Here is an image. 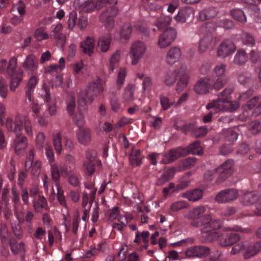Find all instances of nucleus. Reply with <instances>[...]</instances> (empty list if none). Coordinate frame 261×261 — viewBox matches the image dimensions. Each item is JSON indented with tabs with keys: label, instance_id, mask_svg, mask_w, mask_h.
<instances>
[{
	"label": "nucleus",
	"instance_id": "29",
	"mask_svg": "<svg viewBox=\"0 0 261 261\" xmlns=\"http://www.w3.org/2000/svg\"><path fill=\"white\" fill-rule=\"evenodd\" d=\"M95 45V40L92 37L88 36L81 43V47L84 54L91 56L94 53Z\"/></svg>",
	"mask_w": 261,
	"mask_h": 261
},
{
	"label": "nucleus",
	"instance_id": "46",
	"mask_svg": "<svg viewBox=\"0 0 261 261\" xmlns=\"http://www.w3.org/2000/svg\"><path fill=\"white\" fill-rule=\"evenodd\" d=\"M132 32V26L130 23H125L120 32V38L121 40L126 41L130 38Z\"/></svg>",
	"mask_w": 261,
	"mask_h": 261
},
{
	"label": "nucleus",
	"instance_id": "1",
	"mask_svg": "<svg viewBox=\"0 0 261 261\" xmlns=\"http://www.w3.org/2000/svg\"><path fill=\"white\" fill-rule=\"evenodd\" d=\"M191 225L194 227L201 226L202 242L212 243L219 238L221 231L217 230L222 227L221 221L219 219L213 218L210 214H204L199 221H191Z\"/></svg>",
	"mask_w": 261,
	"mask_h": 261
},
{
	"label": "nucleus",
	"instance_id": "43",
	"mask_svg": "<svg viewBox=\"0 0 261 261\" xmlns=\"http://www.w3.org/2000/svg\"><path fill=\"white\" fill-rule=\"evenodd\" d=\"M129 163L132 166L136 167L140 166L142 163L141 151L139 149L133 150L129 155Z\"/></svg>",
	"mask_w": 261,
	"mask_h": 261
},
{
	"label": "nucleus",
	"instance_id": "39",
	"mask_svg": "<svg viewBox=\"0 0 261 261\" xmlns=\"http://www.w3.org/2000/svg\"><path fill=\"white\" fill-rule=\"evenodd\" d=\"M45 72L47 73L55 76L56 81L59 83V84L60 85L62 83V75L61 73V71H60V69L58 68V65H50L45 68Z\"/></svg>",
	"mask_w": 261,
	"mask_h": 261
},
{
	"label": "nucleus",
	"instance_id": "8",
	"mask_svg": "<svg viewBox=\"0 0 261 261\" xmlns=\"http://www.w3.org/2000/svg\"><path fill=\"white\" fill-rule=\"evenodd\" d=\"M232 166V160H228L219 167L207 171L204 175V178L207 181H211L217 177L216 183L220 184L231 175Z\"/></svg>",
	"mask_w": 261,
	"mask_h": 261
},
{
	"label": "nucleus",
	"instance_id": "51",
	"mask_svg": "<svg viewBox=\"0 0 261 261\" xmlns=\"http://www.w3.org/2000/svg\"><path fill=\"white\" fill-rule=\"evenodd\" d=\"M217 27H219L218 24H217L215 22L211 21L203 24L199 28V32L202 34H207L211 33L215 31Z\"/></svg>",
	"mask_w": 261,
	"mask_h": 261
},
{
	"label": "nucleus",
	"instance_id": "50",
	"mask_svg": "<svg viewBox=\"0 0 261 261\" xmlns=\"http://www.w3.org/2000/svg\"><path fill=\"white\" fill-rule=\"evenodd\" d=\"M231 15L236 20L241 22L245 23L246 22L247 18L243 11L241 9H234L230 12Z\"/></svg>",
	"mask_w": 261,
	"mask_h": 261
},
{
	"label": "nucleus",
	"instance_id": "34",
	"mask_svg": "<svg viewBox=\"0 0 261 261\" xmlns=\"http://www.w3.org/2000/svg\"><path fill=\"white\" fill-rule=\"evenodd\" d=\"M149 235L150 233L148 231H143L142 232L137 231L135 233V239L134 242L139 244L141 243V240H142V242L144 243L143 247L144 249H147L148 246Z\"/></svg>",
	"mask_w": 261,
	"mask_h": 261
},
{
	"label": "nucleus",
	"instance_id": "40",
	"mask_svg": "<svg viewBox=\"0 0 261 261\" xmlns=\"http://www.w3.org/2000/svg\"><path fill=\"white\" fill-rule=\"evenodd\" d=\"M247 60L248 56L245 50L243 49L238 50L234 57V63L238 65H243Z\"/></svg>",
	"mask_w": 261,
	"mask_h": 261
},
{
	"label": "nucleus",
	"instance_id": "9",
	"mask_svg": "<svg viewBox=\"0 0 261 261\" xmlns=\"http://www.w3.org/2000/svg\"><path fill=\"white\" fill-rule=\"evenodd\" d=\"M223 233L221 231V234L219 238L216 241H219V245L222 247H227L231 246L236 243L240 239L239 234L233 231H242L240 227L236 228L225 227L223 228Z\"/></svg>",
	"mask_w": 261,
	"mask_h": 261
},
{
	"label": "nucleus",
	"instance_id": "61",
	"mask_svg": "<svg viewBox=\"0 0 261 261\" xmlns=\"http://www.w3.org/2000/svg\"><path fill=\"white\" fill-rule=\"evenodd\" d=\"M195 124L194 123H190L185 124L181 126H178L177 129L181 130L185 134L191 133L193 135Z\"/></svg>",
	"mask_w": 261,
	"mask_h": 261
},
{
	"label": "nucleus",
	"instance_id": "55",
	"mask_svg": "<svg viewBox=\"0 0 261 261\" xmlns=\"http://www.w3.org/2000/svg\"><path fill=\"white\" fill-rule=\"evenodd\" d=\"M10 246L11 251L15 254L25 252V245L23 242H21L18 244L16 242H11L10 243Z\"/></svg>",
	"mask_w": 261,
	"mask_h": 261
},
{
	"label": "nucleus",
	"instance_id": "23",
	"mask_svg": "<svg viewBox=\"0 0 261 261\" xmlns=\"http://www.w3.org/2000/svg\"><path fill=\"white\" fill-rule=\"evenodd\" d=\"M50 173L52 180L57 189V197L64 196V192L60 185V175L58 166L56 164L50 165Z\"/></svg>",
	"mask_w": 261,
	"mask_h": 261
},
{
	"label": "nucleus",
	"instance_id": "53",
	"mask_svg": "<svg viewBox=\"0 0 261 261\" xmlns=\"http://www.w3.org/2000/svg\"><path fill=\"white\" fill-rule=\"evenodd\" d=\"M241 40L244 45L252 46L255 44V39L249 33L243 32L241 35Z\"/></svg>",
	"mask_w": 261,
	"mask_h": 261
},
{
	"label": "nucleus",
	"instance_id": "18",
	"mask_svg": "<svg viewBox=\"0 0 261 261\" xmlns=\"http://www.w3.org/2000/svg\"><path fill=\"white\" fill-rule=\"evenodd\" d=\"M238 196V191L234 189H227L220 191L216 196V201L219 203H226L233 201Z\"/></svg>",
	"mask_w": 261,
	"mask_h": 261
},
{
	"label": "nucleus",
	"instance_id": "49",
	"mask_svg": "<svg viewBox=\"0 0 261 261\" xmlns=\"http://www.w3.org/2000/svg\"><path fill=\"white\" fill-rule=\"evenodd\" d=\"M188 151L187 154L191 153L196 155H201L202 150L200 146V143L198 141H196L191 144L187 148H185Z\"/></svg>",
	"mask_w": 261,
	"mask_h": 261
},
{
	"label": "nucleus",
	"instance_id": "11",
	"mask_svg": "<svg viewBox=\"0 0 261 261\" xmlns=\"http://www.w3.org/2000/svg\"><path fill=\"white\" fill-rule=\"evenodd\" d=\"M146 51V45L142 41H136L130 48L129 57L132 65L137 64L143 57Z\"/></svg>",
	"mask_w": 261,
	"mask_h": 261
},
{
	"label": "nucleus",
	"instance_id": "58",
	"mask_svg": "<svg viewBox=\"0 0 261 261\" xmlns=\"http://www.w3.org/2000/svg\"><path fill=\"white\" fill-rule=\"evenodd\" d=\"M81 107L80 106L78 111L76 113L73 117L74 122L79 127H81V126L83 125L84 122V115L82 112Z\"/></svg>",
	"mask_w": 261,
	"mask_h": 261
},
{
	"label": "nucleus",
	"instance_id": "15",
	"mask_svg": "<svg viewBox=\"0 0 261 261\" xmlns=\"http://www.w3.org/2000/svg\"><path fill=\"white\" fill-rule=\"evenodd\" d=\"M108 4L100 0L95 1L94 0H75L74 5L79 7L81 11L90 12L95 9H100L101 4Z\"/></svg>",
	"mask_w": 261,
	"mask_h": 261
},
{
	"label": "nucleus",
	"instance_id": "54",
	"mask_svg": "<svg viewBox=\"0 0 261 261\" xmlns=\"http://www.w3.org/2000/svg\"><path fill=\"white\" fill-rule=\"evenodd\" d=\"M126 75V69L124 67H121L118 72L117 78V87L120 90L122 87Z\"/></svg>",
	"mask_w": 261,
	"mask_h": 261
},
{
	"label": "nucleus",
	"instance_id": "24",
	"mask_svg": "<svg viewBox=\"0 0 261 261\" xmlns=\"http://www.w3.org/2000/svg\"><path fill=\"white\" fill-rule=\"evenodd\" d=\"M176 169L174 167L165 168L160 176L158 177L155 185L158 186L164 185L174 176Z\"/></svg>",
	"mask_w": 261,
	"mask_h": 261
},
{
	"label": "nucleus",
	"instance_id": "22",
	"mask_svg": "<svg viewBox=\"0 0 261 261\" xmlns=\"http://www.w3.org/2000/svg\"><path fill=\"white\" fill-rule=\"evenodd\" d=\"M22 67L28 74H34L38 67L37 59L32 54L27 56L23 63Z\"/></svg>",
	"mask_w": 261,
	"mask_h": 261
},
{
	"label": "nucleus",
	"instance_id": "38",
	"mask_svg": "<svg viewBox=\"0 0 261 261\" xmlns=\"http://www.w3.org/2000/svg\"><path fill=\"white\" fill-rule=\"evenodd\" d=\"M206 211L205 206H201L197 207L191 210L189 214V218L194 221H199V220L204 215Z\"/></svg>",
	"mask_w": 261,
	"mask_h": 261
},
{
	"label": "nucleus",
	"instance_id": "56",
	"mask_svg": "<svg viewBox=\"0 0 261 261\" xmlns=\"http://www.w3.org/2000/svg\"><path fill=\"white\" fill-rule=\"evenodd\" d=\"M17 118L20 119L22 121H23L21 120V119L19 117H17L15 118V119ZM23 124L27 135L29 137H33V132L32 129V123L31 120L28 117H24V122H22V126L23 125Z\"/></svg>",
	"mask_w": 261,
	"mask_h": 261
},
{
	"label": "nucleus",
	"instance_id": "27",
	"mask_svg": "<svg viewBox=\"0 0 261 261\" xmlns=\"http://www.w3.org/2000/svg\"><path fill=\"white\" fill-rule=\"evenodd\" d=\"M42 90L44 93V100L45 102L48 103V111L50 115H54L56 113V107L54 100H52L50 98L49 89L48 86L44 84L42 85Z\"/></svg>",
	"mask_w": 261,
	"mask_h": 261
},
{
	"label": "nucleus",
	"instance_id": "7",
	"mask_svg": "<svg viewBox=\"0 0 261 261\" xmlns=\"http://www.w3.org/2000/svg\"><path fill=\"white\" fill-rule=\"evenodd\" d=\"M178 79L176 90L178 92L182 91L187 86L189 76L186 73V66L182 65L179 70H169L166 74L164 82L168 86H172Z\"/></svg>",
	"mask_w": 261,
	"mask_h": 261
},
{
	"label": "nucleus",
	"instance_id": "4",
	"mask_svg": "<svg viewBox=\"0 0 261 261\" xmlns=\"http://www.w3.org/2000/svg\"><path fill=\"white\" fill-rule=\"evenodd\" d=\"M17 59L12 57L9 63L5 59L0 61V73L7 74L11 77L10 89L14 91L23 79V72L21 69L17 70Z\"/></svg>",
	"mask_w": 261,
	"mask_h": 261
},
{
	"label": "nucleus",
	"instance_id": "37",
	"mask_svg": "<svg viewBox=\"0 0 261 261\" xmlns=\"http://www.w3.org/2000/svg\"><path fill=\"white\" fill-rule=\"evenodd\" d=\"M38 83V79L35 76H32L26 86L25 97L26 100L31 101V95L33 93L34 89Z\"/></svg>",
	"mask_w": 261,
	"mask_h": 261
},
{
	"label": "nucleus",
	"instance_id": "13",
	"mask_svg": "<svg viewBox=\"0 0 261 261\" xmlns=\"http://www.w3.org/2000/svg\"><path fill=\"white\" fill-rule=\"evenodd\" d=\"M187 152L186 149L182 147L171 149L163 154L161 163L163 164H170L180 157L187 155Z\"/></svg>",
	"mask_w": 261,
	"mask_h": 261
},
{
	"label": "nucleus",
	"instance_id": "10",
	"mask_svg": "<svg viewBox=\"0 0 261 261\" xmlns=\"http://www.w3.org/2000/svg\"><path fill=\"white\" fill-rule=\"evenodd\" d=\"M226 65L225 64L217 65L214 68L211 80L213 81L214 89L218 90L226 83L225 71Z\"/></svg>",
	"mask_w": 261,
	"mask_h": 261
},
{
	"label": "nucleus",
	"instance_id": "28",
	"mask_svg": "<svg viewBox=\"0 0 261 261\" xmlns=\"http://www.w3.org/2000/svg\"><path fill=\"white\" fill-rule=\"evenodd\" d=\"M181 55V50L178 47H172L166 54V62L168 64L172 65L179 60Z\"/></svg>",
	"mask_w": 261,
	"mask_h": 261
},
{
	"label": "nucleus",
	"instance_id": "63",
	"mask_svg": "<svg viewBox=\"0 0 261 261\" xmlns=\"http://www.w3.org/2000/svg\"><path fill=\"white\" fill-rule=\"evenodd\" d=\"M79 175L75 173H70L68 175V181L73 187H77L80 185V179Z\"/></svg>",
	"mask_w": 261,
	"mask_h": 261
},
{
	"label": "nucleus",
	"instance_id": "6",
	"mask_svg": "<svg viewBox=\"0 0 261 261\" xmlns=\"http://www.w3.org/2000/svg\"><path fill=\"white\" fill-rule=\"evenodd\" d=\"M103 88L101 79H98L95 82H90L85 91H81L78 94V102L84 111L87 110V105L92 103L95 97L103 92Z\"/></svg>",
	"mask_w": 261,
	"mask_h": 261
},
{
	"label": "nucleus",
	"instance_id": "26",
	"mask_svg": "<svg viewBox=\"0 0 261 261\" xmlns=\"http://www.w3.org/2000/svg\"><path fill=\"white\" fill-rule=\"evenodd\" d=\"M112 37L110 34L100 36L97 41L96 49L102 53L107 52L110 47Z\"/></svg>",
	"mask_w": 261,
	"mask_h": 261
},
{
	"label": "nucleus",
	"instance_id": "48",
	"mask_svg": "<svg viewBox=\"0 0 261 261\" xmlns=\"http://www.w3.org/2000/svg\"><path fill=\"white\" fill-rule=\"evenodd\" d=\"M196 159L194 157L187 158L180 162L176 170L180 171L188 169L195 165Z\"/></svg>",
	"mask_w": 261,
	"mask_h": 261
},
{
	"label": "nucleus",
	"instance_id": "59",
	"mask_svg": "<svg viewBox=\"0 0 261 261\" xmlns=\"http://www.w3.org/2000/svg\"><path fill=\"white\" fill-rule=\"evenodd\" d=\"M143 3L147 11H155L161 8V6L153 0H143Z\"/></svg>",
	"mask_w": 261,
	"mask_h": 261
},
{
	"label": "nucleus",
	"instance_id": "19",
	"mask_svg": "<svg viewBox=\"0 0 261 261\" xmlns=\"http://www.w3.org/2000/svg\"><path fill=\"white\" fill-rule=\"evenodd\" d=\"M34 155L31 152L25 162V170L31 169V174L34 178L38 177L41 172V162L37 160L33 162Z\"/></svg>",
	"mask_w": 261,
	"mask_h": 261
},
{
	"label": "nucleus",
	"instance_id": "20",
	"mask_svg": "<svg viewBox=\"0 0 261 261\" xmlns=\"http://www.w3.org/2000/svg\"><path fill=\"white\" fill-rule=\"evenodd\" d=\"M235 44L229 40H225L222 42L218 47V56L221 58H225L232 54L236 50Z\"/></svg>",
	"mask_w": 261,
	"mask_h": 261
},
{
	"label": "nucleus",
	"instance_id": "17",
	"mask_svg": "<svg viewBox=\"0 0 261 261\" xmlns=\"http://www.w3.org/2000/svg\"><path fill=\"white\" fill-rule=\"evenodd\" d=\"M213 88V81L211 77L206 76L200 78L194 86L195 92L199 94H205Z\"/></svg>",
	"mask_w": 261,
	"mask_h": 261
},
{
	"label": "nucleus",
	"instance_id": "33",
	"mask_svg": "<svg viewBox=\"0 0 261 261\" xmlns=\"http://www.w3.org/2000/svg\"><path fill=\"white\" fill-rule=\"evenodd\" d=\"M160 102L161 110L162 111H167L175 103V99L169 94L162 93L160 95Z\"/></svg>",
	"mask_w": 261,
	"mask_h": 261
},
{
	"label": "nucleus",
	"instance_id": "14",
	"mask_svg": "<svg viewBox=\"0 0 261 261\" xmlns=\"http://www.w3.org/2000/svg\"><path fill=\"white\" fill-rule=\"evenodd\" d=\"M67 23L68 28L70 30H73L76 25L80 29L83 30L86 28L87 25V17L80 14L79 17H77L76 12L72 11L69 14Z\"/></svg>",
	"mask_w": 261,
	"mask_h": 261
},
{
	"label": "nucleus",
	"instance_id": "21",
	"mask_svg": "<svg viewBox=\"0 0 261 261\" xmlns=\"http://www.w3.org/2000/svg\"><path fill=\"white\" fill-rule=\"evenodd\" d=\"M118 13V10L115 6L108 8L100 16L101 21L105 22L108 27L112 28L114 25V17Z\"/></svg>",
	"mask_w": 261,
	"mask_h": 261
},
{
	"label": "nucleus",
	"instance_id": "36",
	"mask_svg": "<svg viewBox=\"0 0 261 261\" xmlns=\"http://www.w3.org/2000/svg\"><path fill=\"white\" fill-rule=\"evenodd\" d=\"M261 250V241H258L246 248L244 254L245 258H249L256 255Z\"/></svg>",
	"mask_w": 261,
	"mask_h": 261
},
{
	"label": "nucleus",
	"instance_id": "57",
	"mask_svg": "<svg viewBox=\"0 0 261 261\" xmlns=\"http://www.w3.org/2000/svg\"><path fill=\"white\" fill-rule=\"evenodd\" d=\"M13 8L17 11L19 15L23 16L26 13V5L22 0H18L16 3L13 4Z\"/></svg>",
	"mask_w": 261,
	"mask_h": 261
},
{
	"label": "nucleus",
	"instance_id": "42",
	"mask_svg": "<svg viewBox=\"0 0 261 261\" xmlns=\"http://www.w3.org/2000/svg\"><path fill=\"white\" fill-rule=\"evenodd\" d=\"M222 134L225 141L229 142L231 144H233L238 137V133L233 128L223 129Z\"/></svg>",
	"mask_w": 261,
	"mask_h": 261
},
{
	"label": "nucleus",
	"instance_id": "35",
	"mask_svg": "<svg viewBox=\"0 0 261 261\" xmlns=\"http://www.w3.org/2000/svg\"><path fill=\"white\" fill-rule=\"evenodd\" d=\"M33 205L37 213H41L43 210L47 209V202L43 195L39 196L37 198L33 200Z\"/></svg>",
	"mask_w": 261,
	"mask_h": 261
},
{
	"label": "nucleus",
	"instance_id": "62",
	"mask_svg": "<svg viewBox=\"0 0 261 261\" xmlns=\"http://www.w3.org/2000/svg\"><path fill=\"white\" fill-rule=\"evenodd\" d=\"M128 252V246L126 245H121L120 250L116 256V258L118 261H123L127 258V253Z\"/></svg>",
	"mask_w": 261,
	"mask_h": 261
},
{
	"label": "nucleus",
	"instance_id": "30",
	"mask_svg": "<svg viewBox=\"0 0 261 261\" xmlns=\"http://www.w3.org/2000/svg\"><path fill=\"white\" fill-rule=\"evenodd\" d=\"M259 198L260 195L257 192H247L242 196L241 202L244 205H249L256 203Z\"/></svg>",
	"mask_w": 261,
	"mask_h": 261
},
{
	"label": "nucleus",
	"instance_id": "52",
	"mask_svg": "<svg viewBox=\"0 0 261 261\" xmlns=\"http://www.w3.org/2000/svg\"><path fill=\"white\" fill-rule=\"evenodd\" d=\"M11 194L13 206L15 209H16L20 205L21 202L19 191L15 185H13L12 187Z\"/></svg>",
	"mask_w": 261,
	"mask_h": 261
},
{
	"label": "nucleus",
	"instance_id": "45",
	"mask_svg": "<svg viewBox=\"0 0 261 261\" xmlns=\"http://www.w3.org/2000/svg\"><path fill=\"white\" fill-rule=\"evenodd\" d=\"M101 162L84 161L83 164V168L86 174L88 175L91 176L95 171L96 166L100 165Z\"/></svg>",
	"mask_w": 261,
	"mask_h": 261
},
{
	"label": "nucleus",
	"instance_id": "2",
	"mask_svg": "<svg viewBox=\"0 0 261 261\" xmlns=\"http://www.w3.org/2000/svg\"><path fill=\"white\" fill-rule=\"evenodd\" d=\"M233 91L232 88H226L218 94L216 99L212 100L206 106V109H214L216 113L221 111L233 112L236 110L239 107L240 103L237 101L231 100V94Z\"/></svg>",
	"mask_w": 261,
	"mask_h": 261
},
{
	"label": "nucleus",
	"instance_id": "47",
	"mask_svg": "<svg viewBox=\"0 0 261 261\" xmlns=\"http://www.w3.org/2000/svg\"><path fill=\"white\" fill-rule=\"evenodd\" d=\"M135 88L133 85L129 84L124 90L123 100L125 102H130L134 100Z\"/></svg>",
	"mask_w": 261,
	"mask_h": 261
},
{
	"label": "nucleus",
	"instance_id": "32",
	"mask_svg": "<svg viewBox=\"0 0 261 261\" xmlns=\"http://www.w3.org/2000/svg\"><path fill=\"white\" fill-rule=\"evenodd\" d=\"M91 131L88 128L80 127L77 132V138L79 142L83 145H86L91 141Z\"/></svg>",
	"mask_w": 261,
	"mask_h": 261
},
{
	"label": "nucleus",
	"instance_id": "64",
	"mask_svg": "<svg viewBox=\"0 0 261 261\" xmlns=\"http://www.w3.org/2000/svg\"><path fill=\"white\" fill-rule=\"evenodd\" d=\"M249 129L252 134H255L261 132V124L259 121H252L249 126Z\"/></svg>",
	"mask_w": 261,
	"mask_h": 261
},
{
	"label": "nucleus",
	"instance_id": "3",
	"mask_svg": "<svg viewBox=\"0 0 261 261\" xmlns=\"http://www.w3.org/2000/svg\"><path fill=\"white\" fill-rule=\"evenodd\" d=\"M6 127L8 131L13 132L15 134L12 147L15 153L18 155H21L28 145L27 138L22 135L23 128L22 121L19 118H16L13 122L11 118H8L6 122Z\"/></svg>",
	"mask_w": 261,
	"mask_h": 261
},
{
	"label": "nucleus",
	"instance_id": "5",
	"mask_svg": "<svg viewBox=\"0 0 261 261\" xmlns=\"http://www.w3.org/2000/svg\"><path fill=\"white\" fill-rule=\"evenodd\" d=\"M171 20L172 17L170 15H162L155 22L158 29L164 30L158 42L160 48H164L169 46L176 37V30L171 27H168Z\"/></svg>",
	"mask_w": 261,
	"mask_h": 261
},
{
	"label": "nucleus",
	"instance_id": "44",
	"mask_svg": "<svg viewBox=\"0 0 261 261\" xmlns=\"http://www.w3.org/2000/svg\"><path fill=\"white\" fill-rule=\"evenodd\" d=\"M203 192L201 190L196 189L184 194L185 198L190 201H196L202 198Z\"/></svg>",
	"mask_w": 261,
	"mask_h": 261
},
{
	"label": "nucleus",
	"instance_id": "60",
	"mask_svg": "<svg viewBox=\"0 0 261 261\" xmlns=\"http://www.w3.org/2000/svg\"><path fill=\"white\" fill-rule=\"evenodd\" d=\"M191 175V172H188L186 174L185 177L182 178L180 180L178 184V185L176 186L175 190H176V191L182 190L187 188L190 183V180L189 179H186V178L187 176H189Z\"/></svg>",
	"mask_w": 261,
	"mask_h": 261
},
{
	"label": "nucleus",
	"instance_id": "25",
	"mask_svg": "<svg viewBox=\"0 0 261 261\" xmlns=\"http://www.w3.org/2000/svg\"><path fill=\"white\" fill-rule=\"evenodd\" d=\"M194 10L189 7H186L179 9L176 15L175 16L174 19L177 22L185 23L187 20L191 16L194 15Z\"/></svg>",
	"mask_w": 261,
	"mask_h": 261
},
{
	"label": "nucleus",
	"instance_id": "12",
	"mask_svg": "<svg viewBox=\"0 0 261 261\" xmlns=\"http://www.w3.org/2000/svg\"><path fill=\"white\" fill-rule=\"evenodd\" d=\"M64 147L65 149L70 150L73 147V143L72 140L67 137L63 138ZM53 142L56 151L58 154H60L63 150L62 138L61 133L59 132H55L53 134Z\"/></svg>",
	"mask_w": 261,
	"mask_h": 261
},
{
	"label": "nucleus",
	"instance_id": "16",
	"mask_svg": "<svg viewBox=\"0 0 261 261\" xmlns=\"http://www.w3.org/2000/svg\"><path fill=\"white\" fill-rule=\"evenodd\" d=\"M210 254V248L203 245H196L189 247L185 251V255L188 258H202Z\"/></svg>",
	"mask_w": 261,
	"mask_h": 261
},
{
	"label": "nucleus",
	"instance_id": "31",
	"mask_svg": "<svg viewBox=\"0 0 261 261\" xmlns=\"http://www.w3.org/2000/svg\"><path fill=\"white\" fill-rule=\"evenodd\" d=\"M121 52L120 50H117L112 55L109 59L108 66L109 74L112 73L115 69L119 66L121 59Z\"/></svg>",
	"mask_w": 261,
	"mask_h": 261
},
{
	"label": "nucleus",
	"instance_id": "41",
	"mask_svg": "<svg viewBox=\"0 0 261 261\" xmlns=\"http://www.w3.org/2000/svg\"><path fill=\"white\" fill-rule=\"evenodd\" d=\"M217 14V11L214 8L205 9L199 12V19L201 21L209 19L216 16Z\"/></svg>",
	"mask_w": 261,
	"mask_h": 261
}]
</instances>
